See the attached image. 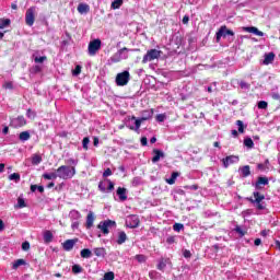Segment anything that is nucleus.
I'll return each mask as SVG.
<instances>
[{"label": "nucleus", "mask_w": 280, "mask_h": 280, "mask_svg": "<svg viewBox=\"0 0 280 280\" xmlns=\"http://www.w3.org/2000/svg\"><path fill=\"white\" fill-rule=\"evenodd\" d=\"M152 115H154V112L151 109L143 112V117L141 119H137V117L132 116L131 119L128 121L127 127L130 128V130L139 132V128H141V121L152 119Z\"/></svg>", "instance_id": "f257e3e1"}, {"label": "nucleus", "mask_w": 280, "mask_h": 280, "mask_svg": "<svg viewBox=\"0 0 280 280\" xmlns=\"http://www.w3.org/2000/svg\"><path fill=\"white\" fill-rule=\"evenodd\" d=\"M75 174V166L61 165L57 168L58 178L61 180H71Z\"/></svg>", "instance_id": "f03ea898"}, {"label": "nucleus", "mask_w": 280, "mask_h": 280, "mask_svg": "<svg viewBox=\"0 0 280 280\" xmlns=\"http://www.w3.org/2000/svg\"><path fill=\"white\" fill-rule=\"evenodd\" d=\"M254 199L253 197L247 198V200L249 202H252V205H256V208L259 211H264V209H266V206H264V203H261L262 200H266V196H264L262 194H260L259 191H254L253 192Z\"/></svg>", "instance_id": "7ed1b4c3"}, {"label": "nucleus", "mask_w": 280, "mask_h": 280, "mask_svg": "<svg viewBox=\"0 0 280 280\" xmlns=\"http://www.w3.org/2000/svg\"><path fill=\"white\" fill-rule=\"evenodd\" d=\"M116 228H117V222L110 219L101 221L97 225V229H100V231H102L104 235H108V233H110V229H116Z\"/></svg>", "instance_id": "20e7f679"}, {"label": "nucleus", "mask_w": 280, "mask_h": 280, "mask_svg": "<svg viewBox=\"0 0 280 280\" xmlns=\"http://www.w3.org/2000/svg\"><path fill=\"white\" fill-rule=\"evenodd\" d=\"M128 49L127 47H124L119 49L114 56L110 57L112 62H121V60H128Z\"/></svg>", "instance_id": "39448f33"}, {"label": "nucleus", "mask_w": 280, "mask_h": 280, "mask_svg": "<svg viewBox=\"0 0 280 280\" xmlns=\"http://www.w3.org/2000/svg\"><path fill=\"white\" fill-rule=\"evenodd\" d=\"M100 49H102V40L97 38L89 43L88 54L89 56H96Z\"/></svg>", "instance_id": "423d86ee"}, {"label": "nucleus", "mask_w": 280, "mask_h": 280, "mask_svg": "<svg viewBox=\"0 0 280 280\" xmlns=\"http://www.w3.org/2000/svg\"><path fill=\"white\" fill-rule=\"evenodd\" d=\"M158 58H161V50L150 49L143 56L142 63L145 65L147 62H152V60H156Z\"/></svg>", "instance_id": "0eeeda50"}, {"label": "nucleus", "mask_w": 280, "mask_h": 280, "mask_svg": "<svg viewBox=\"0 0 280 280\" xmlns=\"http://www.w3.org/2000/svg\"><path fill=\"white\" fill-rule=\"evenodd\" d=\"M130 82V72L124 71L116 75L117 86H126Z\"/></svg>", "instance_id": "6e6552de"}, {"label": "nucleus", "mask_w": 280, "mask_h": 280, "mask_svg": "<svg viewBox=\"0 0 280 280\" xmlns=\"http://www.w3.org/2000/svg\"><path fill=\"white\" fill-rule=\"evenodd\" d=\"M10 126L11 128H23V126H27V119L25 116L10 118Z\"/></svg>", "instance_id": "1a4fd4ad"}, {"label": "nucleus", "mask_w": 280, "mask_h": 280, "mask_svg": "<svg viewBox=\"0 0 280 280\" xmlns=\"http://www.w3.org/2000/svg\"><path fill=\"white\" fill-rule=\"evenodd\" d=\"M215 36H217V43H220L222 37L226 38V36H235V33L226 28V26H221L220 30L217 32Z\"/></svg>", "instance_id": "9d476101"}, {"label": "nucleus", "mask_w": 280, "mask_h": 280, "mask_svg": "<svg viewBox=\"0 0 280 280\" xmlns=\"http://www.w3.org/2000/svg\"><path fill=\"white\" fill-rule=\"evenodd\" d=\"M139 223L140 221L137 214H131L126 219V226H128V229H137V226H139Z\"/></svg>", "instance_id": "9b49d317"}, {"label": "nucleus", "mask_w": 280, "mask_h": 280, "mask_svg": "<svg viewBox=\"0 0 280 280\" xmlns=\"http://www.w3.org/2000/svg\"><path fill=\"white\" fill-rule=\"evenodd\" d=\"M34 21H36L34 15V8H30L25 13V23L28 25V27H32L34 25Z\"/></svg>", "instance_id": "f8f14e48"}, {"label": "nucleus", "mask_w": 280, "mask_h": 280, "mask_svg": "<svg viewBox=\"0 0 280 280\" xmlns=\"http://www.w3.org/2000/svg\"><path fill=\"white\" fill-rule=\"evenodd\" d=\"M223 167H229V165H233L235 163H240V156L236 155H230L224 159H222Z\"/></svg>", "instance_id": "ddd939ff"}, {"label": "nucleus", "mask_w": 280, "mask_h": 280, "mask_svg": "<svg viewBox=\"0 0 280 280\" xmlns=\"http://www.w3.org/2000/svg\"><path fill=\"white\" fill-rule=\"evenodd\" d=\"M116 196H118L120 202H126V200H128V189L118 187L116 190Z\"/></svg>", "instance_id": "4468645a"}, {"label": "nucleus", "mask_w": 280, "mask_h": 280, "mask_svg": "<svg viewBox=\"0 0 280 280\" xmlns=\"http://www.w3.org/2000/svg\"><path fill=\"white\" fill-rule=\"evenodd\" d=\"M126 242H128V235L126 234V232L119 231L117 233L116 244H118V246H121V244H126Z\"/></svg>", "instance_id": "2eb2a0df"}, {"label": "nucleus", "mask_w": 280, "mask_h": 280, "mask_svg": "<svg viewBox=\"0 0 280 280\" xmlns=\"http://www.w3.org/2000/svg\"><path fill=\"white\" fill-rule=\"evenodd\" d=\"M268 177H258L257 182L254 184L255 189H264V186L268 185Z\"/></svg>", "instance_id": "dca6fc26"}, {"label": "nucleus", "mask_w": 280, "mask_h": 280, "mask_svg": "<svg viewBox=\"0 0 280 280\" xmlns=\"http://www.w3.org/2000/svg\"><path fill=\"white\" fill-rule=\"evenodd\" d=\"M154 156L152 158V163H159L161 159H165V153L159 149L153 150Z\"/></svg>", "instance_id": "f3484780"}, {"label": "nucleus", "mask_w": 280, "mask_h": 280, "mask_svg": "<svg viewBox=\"0 0 280 280\" xmlns=\"http://www.w3.org/2000/svg\"><path fill=\"white\" fill-rule=\"evenodd\" d=\"M78 240H67L66 242L62 243L63 250H67L68 253L69 250H73V246H75Z\"/></svg>", "instance_id": "a211bd4d"}, {"label": "nucleus", "mask_w": 280, "mask_h": 280, "mask_svg": "<svg viewBox=\"0 0 280 280\" xmlns=\"http://www.w3.org/2000/svg\"><path fill=\"white\" fill-rule=\"evenodd\" d=\"M93 222H95V214L93 213V211H90L86 217V229H91L93 226Z\"/></svg>", "instance_id": "6ab92c4d"}, {"label": "nucleus", "mask_w": 280, "mask_h": 280, "mask_svg": "<svg viewBox=\"0 0 280 280\" xmlns=\"http://www.w3.org/2000/svg\"><path fill=\"white\" fill-rule=\"evenodd\" d=\"M238 172L243 178H248V176H250V166L249 165L242 166L238 170Z\"/></svg>", "instance_id": "aec40b11"}, {"label": "nucleus", "mask_w": 280, "mask_h": 280, "mask_svg": "<svg viewBox=\"0 0 280 280\" xmlns=\"http://www.w3.org/2000/svg\"><path fill=\"white\" fill-rule=\"evenodd\" d=\"M90 11H91V7H89V4L86 3H80L78 5V12L80 14H89Z\"/></svg>", "instance_id": "412c9836"}, {"label": "nucleus", "mask_w": 280, "mask_h": 280, "mask_svg": "<svg viewBox=\"0 0 280 280\" xmlns=\"http://www.w3.org/2000/svg\"><path fill=\"white\" fill-rule=\"evenodd\" d=\"M43 178H45V180H56V178H58V171L52 173H44Z\"/></svg>", "instance_id": "4be33fe9"}, {"label": "nucleus", "mask_w": 280, "mask_h": 280, "mask_svg": "<svg viewBox=\"0 0 280 280\" xmlns=\"http://www.w3.org/2000/svg\"><path fill=\"white\" fill-rule=\"evenodd\" d=\"M275 61V52L265 54L264 65H271Z\"/></svg>", "instance_id": "5701e85b"}, {"label": "nucleus", "mask_w": 280, "mask_h": 280, "mask_svg": "<svg viewBox=\"0 0 280 280\" xmlns=\"http://www.w3.org/2000/svg\"><path fill=\"white\" fill-rule=\"evenodd\" d=\"M69 218L71 221H78L80 218H82V214L78 210H71L69 213Z\"/></svg>", "instance_id": "b1692460"}, {"label": "nucleus", "mask_w": 280, "mask_h": 280, "mask_svg": "<svg viewBox=\"0 0 280 280\" xmlns=\"http://www.w3.org/2000/svg\"><path fill=\"white\" fill-rule=\"evenodd\" d=\"M54 241V234L51 233V231L47 230L44 232V242L45 244H50V242Z\"/></svg>", "instance_id": "393cba45"}, {"label": "nucleus", "mask_w": 280, "mask_h": 280, "mask_svg": "<svg viewBox=\"0 0 280 280\" xmlns=\"http://www.w3.org/2000/svg\"><path fill=\"white\" fill-rule=\"evenodd\" d=\"M246 32H249V34H255V36H264V32L259 31V28L255 26L247 27Z\"/></svg>", "instance_id": "a878e982"}, {"label": "nucleus", "mask_w": 280, "mask_h": 280, "mask_svg": "<svg viewBox=\"0 0 280 280\" xmlns=\"http://www.w3.org/2000/svg\"><path fill=\"white\" fill-rule=\"evenodd\" d=\"M96 257H104L106 255V249L104 247H96L93 249Z\"/></svg>", "instance_id": "bb28decb"}, {"label": "nucleus", "mask_w": 280, "mask_h": 280, "mask_svg": "<svg viewBox=\"0 0 280 280\" xmlns=\"http://www.w3.org/2000/svg\"><path fill=\"white\" fill-rule=\"evenodd\" d=\"M81 257L83 259H91V257H93V252H91L89 248H84L81 250Z\"/></svg>", "instance_id": "cd10ccee"}, {"label": "nucleus", "mask_w": 280, "mask_h": 280, "mask_svg": "<svg viewBox=\"0 0 280 280\" xmlns=\"http://www.w3.org/2000/svg\"><path fill=\"white\" fill-rule=\"evenodd\" d=\"M179 174L178 172H173L171 177L166 179V183L168 185H174L176 183V179L178 178Z\"/></svg>", "instance_id": "c85d7f7f"}, {"label": "nucleus", "mask_w": 280, "mask_h": 280, "mask_svg": "<svg viewBox=\"0 0 280 280\" xmlns=\"http://www.w3.org/2000/svg\"><path fill=\"white\" fill-rule=\"evenodd\" d=\"M20 141L25 142V141H30L31 139V135L30 131H22L19 136Z\"/></svg>", "instance_id": "c756f323"}, {"label": "nucleus", "mask_w": 280, "mask_h": 280, "mask_svg": "<svg viewBox=\"0 0 280 280\" xmlns=\"http://www.w3.org/2000/svg\"><path fill=\"white\" fill-rule=\"evenodd\" d=\"M244 145L245 148H247L248 150H253L255 148V142H253L252 138H245L244 139Z\"/></svg>", "instance_id": "7c9ffc66"}, {"label": "nucleus", "mask_w": 280, "mask_h": 280, "mask_svg": "<svg viewBox=\"0 0 280 280\" xmlns=\"http://www.w3.org/2000/svg\"><path fill=\"white\" fill-rule=\"evenodd\" d=\"M21 266H27V261H25V259H18L13 262V270H16L19 267Z\"/></svg>", "instance_id": "2f4dec72"}, {"label": "nucleus", "mask_w": 280, "mask_h": 280, "mask_svg": "<svg viewBox=\"0 0 280 280\" xmlns=\"http://www.w3.org/2000/svg\"><path fill=\"white\" fill-rule=\"evenodd\" d=\"M121 5H124V0H114L112 2V10H119V8H121Z\"/></svg>", "instance_id": "473e14b6"}, {"label": "nucleus", "mask_w": 280, "mask_h": 280, "mask_svg": "<svg viewBox=\"0 0 280 280\" xmlns=\"http://www.w3.org/2000/svg\"><path fill=\"white\" fill-rule=\"evenodd\" d=\"M167 267V259L161 258L158 262V270H165Z\"/></svg>", "instance_id": "72a5a7b5"}, {"label": "nucleus", "mask_w": 280, "mask_h": 280, "mask_svg": "<svg viewBox=\"0 0 280 280\" xmlns=\"http://www.w3.org/2000/svg\"><path fill=\"white\" fill-rule=\"evenodd\" d=\"M237 84L243 91H250V84L246 81H237Z\"/></svg>", "instance_id": "f704fd0d"}, {"label": "nucleus", "mask_w": 280, "mask_h": 280, "mask_svg": "<svg viewBox=\"0 0 280 280\" xmlns=\"http://www.w3.org/2000/svg\"><path fill=\"white\" fill-rule=\"evenodd\" d=\"M43 162V158L38 154H35L33 158H32V164L33 165H40V163Z\"/></svg>", "instance_id": "c9c22d12"}, {"label": "nucleus", "mask_w": 280, "mask_h": 280, "mask_svg": "<svg viewBox=\"0 0 280 280\" xmlns=\"http://www.w3.org/2000/svg\"><path fill=\"white\" fill-rule=\"evenodd\" d=\"M234 231H235V233L238 234L240 237H244V235H246V231H244V229H242V226H240V225H236L234 228Z\"/></svg>", "instance_id": "e433bc0d"}, {"label": "nucleus", "mask_w": 280, "mask_h": 280, "mask_svg": "<svg viewBox=\"0 0 280 280\" xmlns=\"http://www.w3.org/2000/svg\"><path fill=\"white\" fill-rule=\"evenodd\" d=\"M236 126L238 128V132L241 135H244V128H246V126H244V121L242 120H236Z\"/></svg>", "instance_id": "4c0bfd02"}, {"label": "nucleus", "mask_w": 280, "mask_h": 280, "mask_svg": "<svg viewBox=\"0 0 280 280\" xmlns=\"http://www.w3.org/2000/svg\"><path fill=\"white\" fill-rule=\"evenodd\" d=\"M10 25V19H0V30H4Z\"/></svg>", "instance_id": "58836bf2"}, {"label": "nucleus", "mask_w": 280, "mask_h": 280, "mask_svg": "<svg viewBox=\"0 0 280 280\" xmlns=\"http://www.w3.org/2000/svg\"><path fill=\"white\" fill-rule=\"evenodd\" d=\"M108 185L106 184V182H100L98 183V189H100V191H102V194H106V191H107V189H106V187H107Z\"/></svg>", "instance_id": "ea45409f"}, {"label": "nucleus", "mask_w": 280, "mask_h": 280, "mask_svg": "<svg viewBox=\"0 0 280 280\" xmlns=\"http://www.w3.org/2000/svg\"><path fill=\"white\" fill-rule=\"evenodd\" d=\"M183 229H185V225H183L182 223H175L173 225V231H175L176 233H180V231H183Z\"/></svg>", "instance_id": "a19ab883"}, {"label": "nucleus", "mask_w": 280, "mask_h": 280, "mask_svg": "<svg viewBox=\"0 0 280 280\" xmlns=\"http://www.w3.org/2000/svg\"><path fill=\"white\" fill-rule=\"evenodd\" d=\"M9 180H15V183H19V180H21V175L19 173H13L9 176Z\"/></svg>", "instance_id": "79ce46f5"}, {"label": "nucleus", "mask_w": 280, "mask_h": 280, "mask_svg": "<svg viewBox=\"0 0 280 280\" xmlns=\"http://www.w3.org/2000/svg\"><path fill=\"white\" fill-rule=\"evenodd\" d=\"M26 117L28 118V119H36V112H34V110H32V109H27L26 110Z\"/></svg>", "instance_id": "37998d69"}, {"label": "nucleus", "mask_w": 280, "mask_h": 280, "mask_svg": "<svg viewBox=\"0 0 280 280\" xmlns=\"http://www.w3.org/2000/svg\"><path fill=\"white\" fill-rule=\"evenodd\" d=\"M82 73V66H75V68L72 70V75L78 77Z\"/></svg>", "instance_id": "c03bdc74"}, {"label": "nucleus", "mask_w": 280, "mask_h": 280, "mask_svg": "<svg viewBox=\"0 0 280 280\" xmlns=\"http://www.w3.org/2000/svg\"><path fill=\"white\" fill-rule=\"evenodd\" d=\"M258 108H259L260 110H266V108H268V102H266V101H259V102H258Z\"/></svg>", "instance_id": "a18cd8bd"}, {"label": "nucleus", "mask_w": 280, "mask_h": 280, "mask_svg": "<svg viewBox=\"0 0 280 280\" xmlns=\"http://www.w3.org/2000/svg\"><path fill=\"white\" fill-rule=\"evenodd\" d=\"M72 272L74 275H80V272H82V267L80 265H73L72 266Z\"/></svg>", "instance_id": "49530a36"}, {"label": "nucleus", "mask_w": 280, "mask_h": 280, "mask_svg": "<svg viewBox=\"0 0 280 280\" xmlns=\"http://www.w3.org/2000/svg\"><path fill=\"white\" fill-rule=\"evenodd\" d=\"M89 143H91V140L89 139V137L83 138L82 140L83 150H89Z\"/></svg>", "instance_id": "de8ad7c7"}, {"label": "nucleus", "mask_w": 280, "mask_h": 280, "mask_svg": "<svg viewBox=\"0 0 280 280\" xmlns=\"http://www.w3.org/2000/svg\"><path fill=\"white\" fill-rule=\"evenodd\" d=\"M132 187H139L141 185V177H135L131 182Z\"/></svg>", "instance_id": "09e8293b"}, {"label": "nucleus", "mask_w": 280, "mask_h": 280, "mask_svg": "<svg viewBox=\"0 0 280 280\" xmlns=\"http://www.w3.org/2000/svg\"><path fill=\"white\" fill-rule=\"evenodd\" d=\"M136 259L139 264H145V255H136Z\"/></svg>", "instance_id": "8fccbe9b"}, {"label": "nucleus", "mask_w": 280, "mask_h": 280, "mask_svg": "<svg viewBox=\"0 0 280 280\" xmlns=\"http://www.w3.org/2000/svg\"><path fill=\"white\" fill-rule=\"evenodd\" d=\"M18 207H19V209L25 208V207H26V205H25V199L19 198V199H18Z\"/></svg>", "instance_id": "3c124183"}, {"label": "nucleus", "mask_w": 280, "mask_h": 280, "mask_svg": "<svg viewBox=\"0 0 280 280\" xmlns=\"http://www.w3.org/2000/svg\"><path fill=\"white\" fill-rule=\"evenodd\" d=\"M68 165H73V167H75V165H78V159H73L70 158L67 160Z\"/></svg>", "instance_id": "603ef678"}, {"label": "nucleus", "mask_w": 280, "mask_h": 280, "mask_svg": "<svg viewBox=\"0 0 280 280\" xmlns=\"http://www.w3.org/2000/svg\"><path fill=\"white\" fill-rule=\"evenodd\" d=\"M108 176H113V171L110 168H106L103 173L104 178H108Z\"/></svg>", "instance_id": "864d4df0"}, {"label": "nucleus", "mask_w": 280, "mask_h": 280, "mask_svg": "<svg viewBox=\"0 0 280 280\" xmlns=\"http://www.w3.org/2000/svg\"><path fill=\"white\" fill-rule=\"evenodd\" d=\"M35 62L37 63H43L45 62V60H47V57L46 56H42V57H35Z\"/></svg>", "instance_id": "5fc2aeb1"}, {"label": "nucleus", "mask_w": 280, "mask_h": 280, "mask_svg": "<svg viewBox=\"0 0 280 280\" xmlns=\"http://www.w3.org/2000/svg\"><path fill=\"white\" fill-rule=\"evenodd\" d=\"M3 88L8 89L9 91H12V89H14V84L9 81L3 84Z\"/></svg>", "instance_id": "6e6d98bb"}, {"label": "nucleus", "mask_w": 280, "mask_h": 280, "mask_svg": "<svg viewBox=\"0 0 280 280\" xmlns=\"http://www.w3.org/2000/svg\"><path fill=\"white\" fill-rule=\"evenodd\" d=\"M107 191H113V189H115V183H113L110 179H107Z\"/></svg>", "instance_id": "4d7b16f0"}, {"label": "nucleus", "mask_w": 280, "mask_h": 280, "mask_svg": "<svg viewBox=\"0 0 280 280\" xmlns=\"http://www.w3.org/2000/svg\"><path fill=\"white\" fill-rule=\"evenodd\" d=\"M185 189H190L191 191H198V185L196 184L188 185V186H185Z\"/></svg>", "instance_id": "13d9d810"}, {"label": "nucleus", "mask_w": 280, "mask_h": 280, "mask_svg": "<svg viewBox=\"0 0 280 280\" xmlns=\"http://www.w3.org/2000/svg\"><path fill=\"white\" fill-rule=\"evenodd\" d=\"M271 97H272V100H280V93L272 90L271 91Z\"/></svg>", "instance_id": "bf43d9fd"}, {"label": "nucleus", "mask_w": 280, "mask_h": 280, "mask_svg": "<svg viewBox=\"0 0 280 280\" xmlns=\"http://www.w3.org/2000/svg\"><path fill=\"white\" fill-rule=\"evenodd\" d=\"M176 242V236H167L166 243L170 245L174 244Z\"/></svg>", "instance_id": "052dcab7"}, {"label": "nucleus", "mask_w": 280, "mask_h": 280, "mask_svg": "<svg viewBox=\"0 0 280 280\" xmlns=\"http://www.w3.org/2000/svg\"><path fill=\"white\" fill-rule=\"evenodd\" d=\"M156 121H160V122L165 121V114H159V115L156 116Z\"/></svg>", "instance_id": "680f3d73"}, {"label": "nucleus", "mask_w": 280, "mask_h": 280, "mask_svg": "<svg viewBox=\"0 0 280 280\" xmlns=\"http://www.w3.org/2000/svg\"><path fill=\"white\" fill-rule=\"evenodd\" d=\"M30 249V242L22 243V250H28Z\"/></svg>", "instance_id": "e2e57ef3"}, {"label": "nucleus", "mask_w": 280, "mask_h": 280, "mask_svg": "<svg viewBox=\"0 0 280 280\" xmlns=\"http://www.w3.org/2000/svg\"><path fill=\"white\" fill-rule=\"evenodd\" d=\"M79 226H80L79 221H72L71 229H73V231H75V229H79Z\"/></svg>", "instance_id": "0e129e2a"}, {"label": "nucleus", "mask_w": 280, "mask_h": 280, "mask_svg": "<svg viewBox=\"0 0 280 280\" xmlns=\"http://www.w3.org/2000/svg\"><path fill=\"white\" fill-rule=\"evenodd\" d=\"M250 213H253V210L247 209V210H244V211L242 212V215H243V218H246V217L250 215Z\"/></svg>", "instance_id": "69168bd1"}, {"label": "nucleus", "mask_w": 280, "mask_h": 280, "mask_svg": "<svg viewBox=\"0 0 280 280\" xmlns=\"http://www.w3.org/2000/svg\"><path fill=\"white\" fill-rule=\"evenodd\" d=\"M156 275H159V272H156V271H150L149 272L150 279H156Z\"/></svg>", "instance_id": "338daca9"}, {"label": "nucleus", "mask_w": 280, "mask_h": 280, "mask_svg": "<svg viewBox=\"0 0 280 280\" xmlns=\"http://www.w3.org/2000/svg\"><path fill=\"white\" fill-rule=\"evenodd\" d=\"M184 257H185L186 259H189V257H191V252L185 249V250H184Z\"/></svg>", "instance_id": "774afa93"}]
</instances>
